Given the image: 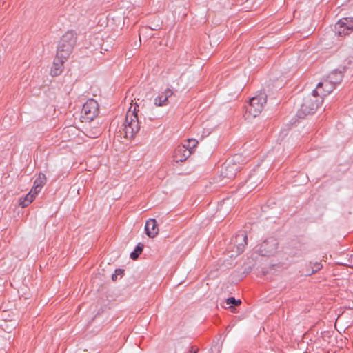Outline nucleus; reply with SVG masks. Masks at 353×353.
<instances>
[{
    "label": "nucleus",
    "instance_id": "1",
    "mask_svg": "<svg viewBox=\"0 0 353 353\" xmlns=\"http://www.w3.org/2000/svg\"><path fill=\"white\" fill-rule=\"evenodd\" d=\"M137 105L133 107L130 106L125 119L124 123L121 130H119L121 134H123L124 137L128 139H132L135 134L139 131L140 125L138 119Z\"/></svg>",
    "mask_w": 353,
    "mask_h": 353
},
{
    "label": "nucleus",
    "instance_id": "2",
    "mask_svg": "<svg viewBox=\"0 0 353 353\" xmlns=\"http://www.w3.org/2000/svg\"><path fill=\"white\" fill-rule=\"evenodd\" d=\"M77 36L74 31L70 30L65 32L61 38L57 47L58 57L68 59L76 44Z\"/></svg>",
    "mask_w": 353,
    "mask_h": 353
},
{
    "label": "nucleus",
    "instance_id": "3",
    "mask_svg": "<svg viewBox=\"0 0 353 353\" xmlns=\"http://www.w3.org/2000/svg\"><path fill=\"white\" fill-rule=\"evenodd\" d=\"M322 102L323 100L313 92L307 94L303 99V103L297 112L298 117L301 118L307 114H313Z\"/></svg>",
    "mask_w": 353,
    "mask_h": 353
},
{
    "label": "nucleus",
    "instance_id": "4",
    "mask_svg": "<svg viewBox=\"0 0 353 353\" xmlns=\"http://www.w3.org/2000/svg\"><path fill=\"white\" fill-rule=\"evenodd\" d=\"M266 102L267 95L265 93H260L250 99V104L247 108V110L251 115L255 117L262 112Z\"/></svg>",
    "mask_w": 353,
    "mask_h": 353
},
{
    "label": "nucleus",
    "instance_id": "5",
    "mask_svg": "<svg viewBox=\"0 0 353 353\" xmlns=\"http://www.w3.org/2000/svg\"><path fill=\"white\" fill-rule=\"evenodd\" d=\"M99 112V104L93 99H88L83 105L81 110V117L85 121H91L97 117Z\"/></svg>",
    "mask_w": 353,
    "mask_h": 353
},
{
    "label": "nucleus",
    "instance_id": "6",
    "mask_svg": "<svg viewBox=\"0 0 353 353\" xmlns=\"http://www.w3.org/2000/svg\"><path fill=\"white\" fill-rule=\"evenodd\" d=\"M248 236L245 231L239 232L236 236L232 239L230 246L232 251L237 254L242 253L247 245Z\"/></svg>",
    "mask_w": 353,
    "mask_h": 353
},
{
    "label": "nucleus",
    "instance_id": "7",
    "mask_svg": "<svg viewBox=\"0 0 353 353\" xmlns=\"http://www.w3.org/2000/svg\"><path fill=\"white\" fill-rule=\"evenodd\" d=\"M278 241L274 238H270L265 240L259 248V253L263 256H270L274 255L278 249Z\"/></svg>",
    "mask_w": 353,
    "mask_h": 353
},
{
    "label": "nucleus",
    "instance_id": "8",
    "mask_svg": "<svg viewBox=\"0 0 353 353\" xmlns=\"http://www.w3.org/2000/svg\"><path fill=\"white\" fill-rule=\"evenodd\" d=\"M336 33L347 35L353 30V17H345L340 19L336 26Z\"/></svg>",
    "mask_w": 353,
    "mask_h": 353
},
{
    "label": "nucleus",
    "instance_id": "9",
    "mask_svg": "<svg viewBox=\"0 0 353 353\" xmlns=\"http://www.w3.org/2000/svg\"><path fill=\"white\" fill-rule=\"evenodd\" d=\"M241 170V167L237 165L235 162L230 161L225 162L222 168L221 174L227 179H233L237 172Z\"/></svg>",
    "mask_w": 353,
    "mask_h": 353
},
{
    "label": "nucleus",
    "instance_id": "10",
    "mask_svg": "<svg viewBox=\"0 0 353 353\" xmlns=\"http://www.w3.org/2000/svg\"><path fill=\"white\" fill-rule=\"evenodd\" d=\"M334 89V85L330 82L325 80L323 82H319L313 93L317 94L323 100V97L327 96Z\"/></svg>",
    "mask_w": 353,
    "mask_h": 353
},
{
    "label": "nucleus",
    "instance_id": "11",
    "mask_svg": "<svg viewBox=\"0 0 353 353\" xmlns=\"http://www.w3.org/2000/svg\"><path fill=\"white\" fill-rule=\"evenodd\" d=\"M145 234L150 238L155 237L159 233V227L156 219H150L146 221L145 225Z\"/></svg>",
    "mask_w": 353,
    "mask_h": 353
},
{
    "label": "nucleus",
    "instance_id": "12",
    "mask_svg": "<svg viewBox=\"0 0 353 353\" xmlns=\"http://www.w3.org/2000/svg\"><path fill=\"white\" fill-rule=\"evenodd\" d=\"M261 174L256 171H254L253 173L250 174L248 178L245 181V186L248 190L251 191L254 189L258 184H259L261 181Z\"/></svg>",
    "mask_w": 353,
    "mask_h": 353
},
{
    "label": "nucleus",
    "instance_id": "13",
    "mask_svg": "<svg viewBox=\"0 0 353 353\" xmlns=\"http://www.w3.org/2000/svg\"><path fill=\"white\" fill-rule=\"evenodd\" d=\"M68 59H62L58 57L57 53L56 57L54 60L53 65L51 68L50 74L53 77L59 75L63 71V63Z\"/></svg>",
    "mask_w": 353,
    "mask_h": 353
},
{
    "label": "nucleus",
    "instance_id": "14",
    "mask_svg": "<svg viewBox=\"0 0 353 353\" xmlns=\"http://www.w3.org/2000/svg\"><path fill=\"white\" fill-rule=\"evenodd\" d=\"M173 94L170 89H166L161 94L154 99V104L157 106H164L168 104L169 97Z\"/></svg>",
    "mask_w": 353,
    "mask_h": 353
},
{
    "label": "nucleus",
    "instance_id": "15",
    "mask_svg": "<svg viewBox=\"0 0 353 353\" xmlns=\"http://www.w3.org/2000/svg\"><path fill=\"white\" fill-rule=\"evenodd\" d=\"M192 154V150H188L184 147L179 146L174 152V159L176 162L185 161Z\"/></svg>",
    "mask_w": 353,
    "mask_h": 353
},
{
    "label": "nucleus",
    "instance_id": "16",
    "mask_svg": "<svg viewBox=\"0 0 353 353\" xmlns=\"http://www.w3.org/2000/svg\"><path fill=\"white\" fill-rule=\"evenodd\" d=\"M343 74L341 71L337 70H333L327 76V81L330 82L333 85L340 83L343 79Z\"/></svg>",
    "mask_w": 353,
    "mask_h": 353
},
{
    "label": "nucleus",
    "instance_id": "17",
    "mask_svg": "<svg viewBox=\"0 0 353 353\" xmlns=\"http://www.w3.org/2000/svg\"><path fill=\"white\" fill-rule=\"evenodd\" d=\"M34 198L33 197L32 193H28L26 196L20 199L19 205L22 208L27 207L30 203H31Z\"/></svg>",
    "mask_w": 353,
    "mask_h": 353
},
{
    "label": "nucleus",
    "instance_id": "18",
    "mask_svg": "<svg viewBox=\"0 0 353 353\" xmlns=\"http://www.w3.org/2000/svg\"><path fill=\"white\" fill-rule=\"evenodd\" d=\"M143 248V245L141 243H139L136 246L134 250L130 253V258L132 260H136L139 254L142 252Z\"/></svg>",
    "mask_w": 353,
    "mask_h": 353
},
{
    "label": "nucleus",
    "instance_id": "19",
    "mask_svg": "<svg viewBox=\"0 0 353 353\" xmlns=\"http://www.w3.org/2000/svg\"><path fill=\"white\" fill-rule=\"evenodd\" d=\"M198 141L194 139H190L187 141V143L183 144L181 147H184L188 150H192L193 152L194 148L197 145Z\"/></svg>",
    "mask_w": 353,
    "mask_h": 353
},
{
    "label": "nucleus",
    "instance_id": "20",
    "mask_svg": "<svg viewBox=\"0 0 353 353\" xmlns=\"http://www.w3.org/2000/svg\"><path fill=\"white\" fill-rule=\"evenodd\" d=\"M46 182V178L44 174H40L35 179L34 185L42 188Z\"/></svg>",
    "mask_w": 353,
    "mask_h": 353
},
{
    "label": "nucleus",
    "instance_id": "21",
    "mask_svg": "<svg viewBox=\"0 0 353 353\" xmlns=\"http://www.w3.org/2000/svg\"><path fill=\"white\" fill-rule=\"evenodd\" d=\"M311 265V271L307 272V275H310L314 274L319 271L322 268V265L321 263H315L314 264H310Z\"/></svg>",
    "mask_w": 353,
    "mask_h": 353
},
{
    "label": "nucleus",
    "instance_id": "22",
    "mask_svg": "<svg viewBox=\"0 0 353 353\" xmlns=\"http://www.w3.org/2000/svg\"><path fill=\"white\" fill-rule=\"evenodd\" d=\"M226 304L231 305L233 304L235 306H239L241 303V301L240 299H236L234 297H229L226 299Z\"/></svg>",
    "mask_w": 353,
    "mask_h": 353
},
{
    "label": "nucleus",
    "instance_id": "23",
    "mask_svg": "<svg viewBox=\"0 0 353 353\" xmlns=\"http://www.w3.org/2000/svg\"><path fill=\"white\" fill-rule=\"evenodd\" d=\"M123 272L124 270H122V269H116L115 270V272H114V274H113L112 275V281H116L117 279V276L118 275H120L121 276H122L123 274Z\"/></svg>",
    "mask_w": 353,
    "mask_h": 353
},
{
    "label": "nucleus",
    "instance_id": "24",
    "mask_svg": "<svg viewBox=\"0 0 353 353\" xmlns=\"http://www.w3.org/2000/svg\"><path fill=\"white\" fill-rule=\"evenodd\" d=\"M41 188L37 187V185H34L32 187L31 190L29 192V193H32L34 198H35L36 195L40 192Z\"/></svg>",
    "mask_w": 353,
    "mask_h": 353
},
{
    "label": "nucleus",
    "instance_id": "25",
    "mask_svg": "<svg viewBox=\"0 0 353 353\" xmlns=\"http://www.w3.org/2000/svg\"><path fill=\"white\" fill-rule=\"evenodd\" d=\"M86 130H87L86 135L90 137H92V138L97 137L98 135L101 134V130L99 128H97L96 130V132H94L93 134H90L88 129H86Z\"/></svg>",
    "mask_w": 353,
    "mask_h": 353
},
{
    "label": "nucleus",
    "instance_id": "26",
    "mask_svg": "<svg viewBox=\"0 0 353 353\" xmlns=\"http://www.w3.org/2000/svg\"><path fill=\"white\" fill-rule=\"evenodd\" d=\"M64 132H68L69 131V129H66V128H64Z\"/></svg>",
    "mask_w": 353,
    "mask_h": 353
},
{
    "label": "nucleus",
    "instance_id": "27",
    "mask_svg": "<svg viewBox=\"0 0 353 353\" xmlns=\"http://www.w3.org/2000/svg\"><path fill=\"white\" fill-rule=\"evenodd\" d=\"M194 353H197V352H196V351H194Z\"/></svg>",
    "mask_w": 353,
    "mask_h": 353
}]
</instances>
